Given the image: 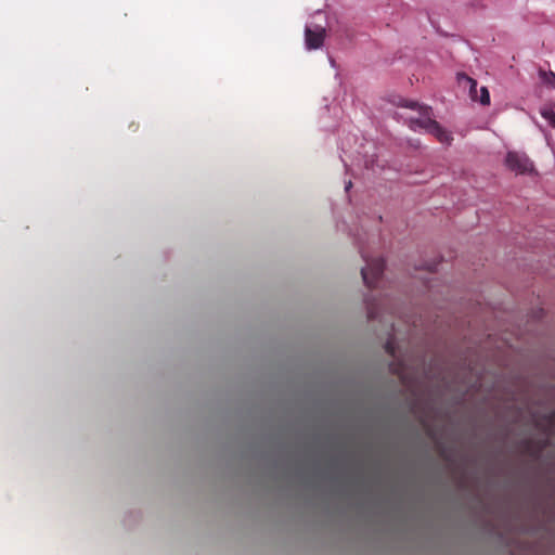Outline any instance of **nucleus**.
<instances>
[{
	"label": "nucleus",
	"instance_id": "1",
	"mask_svg": "<svg viewBox=\"0 0 555 555\" xmlns=\"http://www.w3.org/2000/svg\"><path fill=\"white\" fill-rule=\"evenodd\" d=\"M402 106L417 109L418 118L410 119V128L414 131L425 130L433 134L441 143H450L452 137L447 132L435 119L431 118V108L429 106L420 105L417 102L404 100Z\"/></svg>",
	"mask_w": 555,
	"mask_h": 555
},
{
	"label": "nucleus",
	"instance_id": "2",
	"mask_svg": "<svg viewBox=\"0 0 555 555\" xmlns=\"http://www.w3.org/2000/svg\"><path fill=\"white\" fill-rule=\"evenodd\" d=\"M385 269L383 258L366 260V267L361 270L362 279L369 288L377 287Z\"/></svg>",
	"mask_w": 555,
	"mask_h": 555
},
{
	"label": "nucleus",
	"instance_id": "3",
	"mask_svg": "<svg viewBox=\"0 0 555 555\" xmlns=\"http://www.w3.org/2000/svg\"><path fill=\"white\" fill-rule=\"evenodd\" d=\"M505 165L509 170L519 175L534 171L533 163L525 153L508 152L505 158Z\"/></svg>",
	"mask_w": 555,
	"mask_h": 555
},
{
	"label": "nucleus",
	"instance_id": "4",
	"mask_svg": "<svg viewBox=\"0 0 555 555\" xmlns=\"http://www.w3.org/2000/svg\"><path fill=\"white\" fill-rule=\"evenodd\" d=\"M306 37V46L308 49H319L322 47L324 38H325V30L324 28H318L315 30H312L311 28H306L305 31Z\"/></svg>",
	"mask_w": 555,
	"mask_h": 555
},
{
	"label": "nucleus",
	"instance_id": "5",
	"mask_svg": "<svg viewBox=\"0 0 555 555\" xmlns=\"http://www.w3.org/2000/svg\"><path fill=\"white\" fill-rule=\"evenodd\" d=\"M541 115L553 128H555V112L552 108L541 109Z\"/></svg>",
	"mask_w": 555,
	"mask_h": 555
},
{
	"label": "nucleus",
	"instance_id": "6",
	"mask_svg": "<svg viewBox=\"0 0 555 555\" xmlns=\"http://www.w3.org/2000/svg\"><path fill=\"white\" fill-rule=\"evenodd\" d=\"M465 79L469 82V95H470L472 100L477 101L478 100L477 81L467 76L465 77Z\"/></svg>",
	"mask_w": 555,
	"mask_h": 555
},
{
	"label": "nucleus",
	"instance_id": "7",
	"mask_svg": "<svg viewBox=\"0 0 555 555\" xmlns=\"http://www.w3.org/2000/svg\"><path fill=\"white\" fill-rule=\"evenodd\" d=\"M482 105H489L490 104V94L486 87H481L480 89V96L478 100Z\"/></svg>",
	"mask_w": 555,
	"mask_h": 555
},
{
	"label": "nucleus",
	"instance_id": "8",
	"mask_svg": "<svg viewBox=\"0 0 555 555\" xmlns=\"http://www.w3.org/2000/svg\"><path fill=\"white\" fill-rule=\"evenodd\" d=\"M385 350L386 352L391 356V357H395L396 356V349H395V343L392 341V339H389L386 344H385Z\"/></svg>",
	"mask_w": 555,
	"mask_h": 555
},
{
	"label": "nucleus",
	"instance_id": "9",
	"mask_svg": "<svg viewBox=\"0 0 555 555\" xmlns=\"http://www.w3.org/2000/svg\"><path fill=\"white\" fill-rule=\"evenodd\" d=\"M378 317V313L373 305L367 306V318L374 320Z\"/></svg>",
	"mask_w": 555,
	"mask_h": 555
},
{
	"label": "nucleus",
	"instance_id": "10",
	"mask_svg": "<svg viewBox=\"0 0 555 555\" xmlns=\"http://www.w3.org/2000/svg\"><path fill=\"white\" fill-rule=\"evenodd\" d=\"M543 75L545 76V81L555 88V74L551 72L548 75L545 73H543Z\"/></svg>",
	"mask_w": 555,
	"mask_h": 555
},
{
	"label": "nucleus",
	"instance_id": "11",
	"mask_svg": "<svg viewBox=\"0 0 555 555\" xmlns=\"http://www.w3.org/2000/svg\"><path fill=\"white\" fill-rule=\"evenodd\" d=\"M351 185H352V183H351V181H349V182L347 183V185H346V191H348V190L351 188Z\"/></svg>",
	"mask_w": 555,
	"mask_h": 555
}]
</instances>
